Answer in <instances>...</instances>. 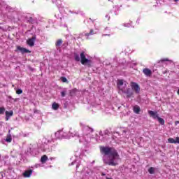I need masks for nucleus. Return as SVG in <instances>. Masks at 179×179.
<instances>
[{
	"instance_id": "nucleus-27",
	"label": "nucleus",
	"mask_w": 179,
	"mask_h": 179,
	"mask_svg": "<svg viewBox=\"0 0 179 179\" xmlns=\"http://www.w3.org/2000/svg\"><path fill=\"white\" fill-rule=\"evenodd\" d=\"M61 94H62V97H65V94H66V92H64V91H62V92H61Z\"/></svg>"
},
{
	"instance_id": "nucleus-32",
	"label": "nucleus",
	"mask_w": 179,
	"mask_h": 179,
	"mask_svg": "<svg viewBox=\"0 0 179 179\" xmlns=\"http://www.w3.org/2000/svg\"><path fill=\"white\" fill-rule=\"evenodd\" d=\"M164 73H167V71H165V72Z\"/></svg>"
},
{
	"instance_id": "nucleus-23",
	"label": "nucleus",
	"mask_w": 179,
	"mask_h": 179,
	"mask_svg": "<svg viewBox=\"0 0 179 179\" xmlns=\"http://www.w3.org/2000/svg\"><path fill=\"white\" fill-rule=\"evenodd\" d=\"M5 107H0V114H4L5 113Z\"/></svg>"
},
{
	"instance_id": "nucleus-2",
	"label": "nucleus",
	"mask_w": 179,
	"mask_h": 179,
	"mask_svg": "<svg viewBox=\"0 0 179 179\" xmlns=\"http://www.w3.org/2000/svg\"><path fill=\"white\" fill-rule=\"evenodd\" d=\"M80 57L82 65H87L88 68L92 67V60L86 58V55H85V52H82L80 54Z\"/></svg>"
},
{
	"instance_id": "nucleus-11",
	"label": "nucleus",
	"mask_w": 179,
	"mask_h": 179,
	"mask_svg": "<svg viewBox=\"0 0 179 179\" xmlns=\"http://www.w3.org/2000/svg\"><path fill=\"white\" fill-rule=\"evenodd\" d=\"M134 113H135V114H139V113H141V108L138 106H134Z\"/></svg>"
},
{
	"instance_id": "nucleus-4",
	"label": "nucleus",
	"mask_w": 179,
	"mask_h": 179,
	"mask_svg": "<svg viewBox=\"0 0 179 179\" xmlns=\"http://www.w3.org/2000/svg\"><path fill=\"white\" fill-rule=\"evenodd\" d=\"M36 35L33 36L31 38H29L27 41V44L29 45V47H34V42L36 41Z\"/></svg>"
},
{
	"instance_id": "nucleus-20",
	"label": "nucleus",
	"mask_w": 179,
	"mask_h": 179,
	"mask_svg": "<svg viewBox=\"0 0 179 179\" xmlns=\"http://www.w3.org/2000/svg\"><path fill=\"white\" fill-rule=\"evenodd\" d=\"M157 120H158V122H159V124H161V125H164V119H163L160 117H157Z\"/></svg>"
},
{
	"instance_id": "nucleus-5",
	"label": "nucleus",
	"mask_w": 179,
	"mask_h": 179,
	"mask_svg": "<svg viewBox=\"0 0 179 179\" xmlns=\"http://www.w3.org/2000/svg\"><path fill=\"white\" fill-rule=\"evenodd\" d=\"M143 73L145 76H146L148 78H151L152 76V70L149 69L148 68H145L143 69Z\"/></svg>"
},
{
	"instance_id": "nucleus-16",
	"label": "nucleus",
	"mask_w": 179,
	"mask_h": 179,
	"mask_svg": "<svg viewBox=\"0 0 179 179\" xmlns=\"http://www.w3.org/2000/svg\"><path fill=\"white\" fill-rule=\"evenodd\" d=\"M123 85H124V80H117V87H120V86H122Z\"/></svg>"
},
{
	"instance_id": "nucleus-15",
	"label": "nucleus",
	"mask_w": 179,
	"mask_h": 179,
	"mask_svg": "<svg viewBox=\"0 0 179 179\" xmlns=\"http://www.w3.org/2000/svg\"><path fill=\"white\" fill-rule=\"evenodd\" d=\"M13 115V111L10 110L9 111H6V117L9 118V117H12Z\"/></svg>"
},
{
	"instance_id": "nucleus-26",
	"label": "nucleus",
	"mask_w": 179,
	"mask_h": 179,
	"mask_svg": "<svg viewBox=\"0 0 179 179\" xmlns=\"http://www.w3.org/2000/svg\"><path fill=\"white\" fill-rule=\"evenodd\" d=\"M22 93H23V90H22L21 89H18L16 90L17 94H22Z\"/></svg>"
},
{
	"instance_id": "nucleus-30",
	"label": "nucleus",
	"mask_w": 179,
	"mask_h": 179,
	"mask_svg": "<svg viewBox=\"0 0 179 179\" xmlns=\"http://www.w3.org/2000/svg\"><path fill=\"white\" fill-rule=\"evenodd\" d=\"M175 1V2H178V0H174Z\"/></svg>"
},
{
	"instance_id": "nucleus-21",
	"label": "nucleus",
	"mask_w": 179,
	"mask_h": 179,
	"mask_svg": "<svg viewBox=\"0 0 179 179\" xmlns=\"http://www.w3.org/2000/svg\"><path fill=\"white\" fill-rule=\"evenodd\" d=\"M94 34V31L93 29H90V33H86L85 36L89 37V36H93Z\"/></svg>"
},
{
	"instance_id": "nucleus-1",
	"label": "nucleus",
	"mask_w": 179,
	"mask_h": 179,
	"mask_svg": "<svg viewBox=\"0 0 179 179\" xmlns=\"http://www.w3.org/2000/svg\"><path fill=\"white\" fill-rule=\"evenodd\" d=\"M100 152L105 156L110 155L109 162H105V164H108V166H118L117 160H120V155L114 147H100Z\"/></svg>"
},
{
	"instance_id": "nucleus-13",
	"label": "nucleus",
	"mask_w": 179,
	"mask_h": 179,
	"mask_svg": "<svg viewBox=\"0 0 179 179\" xmlns=\"http://www.w3.org/2000/svg\"><path fill=\"white\" fill-rule=\"evenodd\" d=\"M78 92V90L76 88H74L70 91V96L72 97V96H75L76 94V92Z\"/></svg>"
},
{
	"instance_id": "nucleus-8",
	"label": "nucleus",
	"mask_w": 179,
	"mask_h": 179,
	"mask_svg": "<svg viewBox=\"0 0 179 179\" xmlns=\"http://www.w3.org/2000/svg\"><path fill=\"white\" fill-rule=\"evenodd\" d=\"M178 141H179V137H176V139L173 138H168V142L169 143H178Z\"/></svg>"
},
{
	"instance_id": "nucleus-33",
	"label": "nucleus",
	"mask_w": 179,
	"mask_h": 179,
	"mask_svg": "<svg viewBox=\"0 0 179 179\" xmlns=\"http://www.w3.org/2000/svg\"><path fill=\"white\" fill-rule=\"evenodd\" d=\"M0 29H1V27H0Z\"/></svg>"
},
{
	"instance_id": "nucleus-7",
	"label": "nucleus",
	"mask_w": 179,
	"mask_h": 179,
	"mask_svg": "<svg viewBox=\"0 0 179 179\" xmlns=\"http://www.w3.org/2000/svg\"><path fill=\"white\" fill-rule=\"evenodd\" d=\"M17 49L19 51H21V52H22V54H26V53L29 54V52H30V50H27V49H26V48H22V47H20V46H17Z\"/></svg>"
},
{
	"instance_id": "nucleus-24",
	"label": "nucleus",
	"mask_w": 179,
	"mask_h": 179,
	"mask_svg": "<svg viewBox=\"0 0 179 179\" xmlns=\"http://www.w3.org/2000/svg\"><path fill=\"white\" fill-rule=\"evenodd\" d=\"M61 80L62 82H63V83H66V82H68V79H66V78L65 77H61Z\"/></svg>"
},
{
	"instance_id": "nucleus-12",
	"label": "nucleus",
	"mask_w": 179,
	"mask_h": 179,
	"mask_svg": "<svg viewBox=\"0 0 179 179\" xmlns=\"http://www.w3.org/2000/svg\"><path fill=\"white\" fill-rule=\"evenodd\" d=\"M47 160H48V157H47V155H43L41 158V163H45V162H47Z\"/></svg>"
},
{
	"instance_id": "nucleus-25",
	"label": "nucleus",
	"mask_w": 179,
	"mask_h": 179,
	"mask_svg": "<svg viewBox=\"0 0 179 179\" xmlns=\"http://www.w3.org/2000/svg\"><path fill=\"white\" fill-rule=\"evenodd\" d=\"M6 142H8L9 143H10V142H12V137L8 136V137L6 138Z\"/></svg>"
},
{
	"instance_id": "nucleus-22",
	"label": "nucleus",
	"mask_w": 179,
	"mask_h": 179,
	"mask_svg": "<svg viewBox=\"0 0 179 179\" xmlns=\"http://www.w3.org/2000/svg\"><path fill=\"white\" fill-rule=\"evenodd\" d=\"M148 173H149L150 174H155V168L150 167V168L148 169Z\"/></svg>"
},
{
	"instance_id": "nucleus-17",
	"label": "nucleus",
	"mask_w": 179,
	"mask_h": 179,
	"mask_svg": "<svg viewBox=\"0 0 179 179\" xmlns=\"http://www.w3.org/2000/svg\"><path fill=\"white\" fill-rule=\"evenodd\" d=\"M62 44V39H58L55 45L56 47H61V45Z\"/></svg>"
},
{
	"instance_id": "nucleus-19",
	"label": "nucleus",
	"mask_w": 179,
	"mask_h": 179,
	"mask_svg": "<svg viewBox=\"0 0 179 179\" xmlns=\"http://www.w3.org/2000/svg\"><path fill=\"white\" fill-rule=\"evenodd\" d=\"M74 59L75 61H76L77 62H79V61H80V57H79V55H78V53H74Z\"/></svg>"
},
{
	"instance_id": "nucleus-9",
	"label": "nucleus",
	"mask_w": 179,
	"mask_h": 179,
	"mask_svg": "<svg viewBox=\"0 0 179 179\" xmlns=\"http://www.w3.org/2000/svg\"><path fill=\"white\" fill-rule=\"evenodd\" d=\"M31 174H33V170H31V169L25 171L24 173H23V176L27 178L30 177V176H31Z\"/></svg>"
},
{
	"instance_id": "nucleus-10",
	"label": "nucleus",
	"mask_w": 179,
	"mask_h": 179,
	"mask_svg": "<svg viewBox=\"0 0 179 179\" xmlns=\"http://www.w3.org/2000/svg\"><path fill=\"white\" fill-rule=\"evenodd\" d=\"M124 93L127 94L128 98L132 97V96H134V92H131V89L129 88H128Z\"/></svg>"
},
{
	"instance_id": "nucleus-29",
	"label": "nucleus",
	"mask_w": 179,
	"mask_h": 179,
	"mask_svg": "<svg viewBox=\"0 0 179 179\" xmlns=\"http://www.w3.org/2000/svg\"><path fill=\"white\" fill-rule=\"evenodd\" d=\"M101 176L104 177V176H106V173H101Z\"/></svg>"
},
{
	"instance_id": "nucleus-31",
	"label": "nucleus",
	"mask_w": 179,
	"mask_h": 179,
	"mask_svg": "<svg viewBox=\"0 0 179 179\" xmlns=\"http://www.w3.org/2000/svg\"><path fill=\"white\" fill-rule=\"evenodd\" d=\"M178 94L179 95V89L178 90Z\"/></svg>"
},
{
	"instance_id": "nucleus-28",
	"label": "nucleus",
	"mask_w": 179,
	"mask_h": 179,
	"mask_svg": "<svg viewBox=\"0 0 179 179\" xmlns=\"http://www.w3.org/2000/svg\"><path fill=\"white\" fill-rule=\"evenodd\" d=\"M175 124H176V125H177V124H179V121H176Z\"/></svg>"
},
{
	"instance_id": "nucleus-6",
	"label": "nucleus",
	"mask_w": 179,
	"mask_h": 179,
	"mask_svg": "<svg viewBox=\"0 0 179 179\" xmlns=\"http://www.w3.org/2000/svg\"><path fill=\"white\" fill-rule=\"evenodd\" d=\"M148 114L150 115V117H152L154 120H156V118L157 119V117H159L157 112H155L152 110H148Z\"/></svg>"
},
{
	"instance_id": "nucleus-18",
	"label": "nucleus",
	"mask_w": 179,
	"mask_h": 179,
	"mask_svg": "<svg viewBox=\"0 0 179 179\" xmlns=\"http://www.w3.org/2000/svg\"><path fill=\"white\" fill-rule=\"evenodd\" d=\"M169 61H170V59H169V58H163V59H161L158 63L159 64H163V62H169Z\"/></svg>"
},
{
	"instance_id": "nucleus-14",
	"label": "nucleus",
	"mask_w": 179,
	"mask_h": 179,
	"mask_svg": "<svg viewBox=\"0 0 179 179\" xmlns=\"http://www.w3.org/2000/svg\"><path fill=\"white\" fill-rule=\"evenodd\" d=\"M52 108L53 110H58V108H59V105L55 102H54L52 105Z\"/></svg>"
},
{
	"instance_id": "nucleus-3",
	"label": "nucleus",
	"mask_w": 179,
	"mask_h": 179,
	"mask_svg": "<svg viewBox=\"0 0 179 179\" xmlns=\"http://www.w3.org/2000/svg\"><path fill=\"white\" fill-rule=\"evenodd\" d=\"M131 87L132 90H134L135 93L138 94L139 92H141V87H139V85H138V83L131 82Z\"/></svg>"
}]
</instances>
